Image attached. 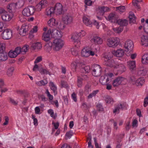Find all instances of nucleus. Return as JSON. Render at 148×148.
I'll use <instances>...</instances> for the list:
<instances>
[{"label":"nucleus","mask_w":148,"mask_h":148,"mask_svg":"<svg viewBox=\"0 0 148 148\" xmlns=\"http://www.w3.org/2000/svg\"><path fill=\"white\" fill-rule=\"evenodd\" d=\"M71 39L74 40V44L77 48L79 47L81 44L80 42V37H79L78 34H73L71 37Z\"/></svg>","instance_id":"obj_6"},{"label":"nucleus","mask_w":148,"mask_h":148,"mask_svg":"<svg viewBox=\"0 0 148 148\" xmlns=\"http://www.w3.org/2000/svg\"><path fill=\"white\" fill-rule=\"evenodd\" d=\"M18 54L14 51H10L8 53L9 57L11 58H14Z\"/></svg>","instance_id":"obj_45"},{"label":"nucleus","mask_w":148,"mask_h":148,"mask_svg":"<svg viewBox=\"0 0 148 148\" xmlns=\"http://www.w3.org/2000/svg\"><path fill=\"white\" fill-rule=\"evenodd\" d=\"M42 60V58L41 56H39L34 61V63L36 64L38 63Z\"/></svg>","instance_id":"obj_59"},{"label":"nucleus","mask_w":148,"mask_h":148,"mask_svg":"<svg viewBox=\"0 0 148 148\" xmlns=\"http://www.w3.org/2000/svg\"><path fill=\"white\" fill-rule=\"evenodd\" d=\"M2 20L4 21H10L12 18V16L6 12L3 14L1 16Z\"/></svg>","instance_id":"obj_18"},{"label":"nucleus","mask_w":148,"mask_h":148,"mask_svg":"<svg viewBox=\"0 0 148 148\" xmlns=\"http://www.w3.org/2000/svg\"><path fill=\"white\" fill-rule=\"evenodd\" d=\"M97 49L95 48L94 49H91V50H88V53H89V56L90 55L93 56L95 55V53Z\"/></svg>","instance_id":"obj_51"},{"label":"nucleus","mask_w":148,"mask_h":148,"mask_svg":"<svg viewBox=\"0 0 148 148\" xmlns=\"http://www.w3.org/2000/svg\"><path fill=\"white\" fill-rule=\"evenodd\" d=\"M116 23L122 27L127 26L128 24V21L125 19H119L116 21Z\"/></svg>","instance_id":"obj_22"},{"label":"nucleus","mask_w":148,"mask_h":148,"mask_svg":"<svg viewBox=\"0 0 148 148\" xmlns=\"http://www.w3.org/2000/svg\"><path fill=\"white\" fill-rule=\"evenodd\" d=\"M125 104L123 103L117 105L115 107L114 110L113 111V113H119L120 110L123 109L125 107Z\"/></svg>","instance_id":"obj_25"},{"label":"nucleus","mask_w":148,"mask_h":148,"mask_svg":"<svg viewBox=\"0 0 148 148\" xmlns=\"http://www.w3.org/2000/svg\"><path fill=\"white\" fill-rule=\"evenodd\" d=\"M48 113L50 114V116L53 118L54 119L56 118V116H54V112L53 110L52 109H49L48 111Z\"/></svg>","instance_id":"obj_54"},{"label":"nucleus","mask_w":148,"mask_h":148,"mask_svg":"<svg viewBox=\"0 0 148 148\" xmlns=\"http://www.w3.org/2000/svg\"><path fill=\"white\" fill-rule=\"evenodd\" d=\"M17 5V3H13L9 4L7 6L8 11L10 13H14L16 11Z\"/></svg>","instance_id":"obj_12"},{"label":"nucleus","mask_w":148,"mask_h":148,"mask_svg":"<svg viewBox=\"0 0 148 148\" xmlns=\"http://www.w3.org/2000/svg\"><path fill=\"white\" fill-rule=\"evenodd\" d=\"M109 8L105 6L99 7L98 8L97 14L102 16L105 12H108Z\"/></svg>","instance_id":"obj_15"},{"label":"nucleus","mask_w":148,"mask_h":148,"mask_svg":"<svg viewBox=\"0 0 148 148\" xmlns=\"http://www.w3.org/2000/svg\"><path fill=\"white\" fill-rule=\"evenodd\" d=\"M114 31L116 33H121L123 30V28L121 27H116L113 29Z\"/></svg>","instance_id":"obj_49"},{"label":"nucleus","mask_w":148,"mask_h":148,"mask_svg":"<svg viewBox=\"0 0 148 148\" xmlns=\"http://www.w3.org/2000/svg\"><path fill=\"white\" fill-rule=\"evenodd\" d=\"M5 44L0 42V52H3L5 50Z\"/></svg>","instance_id":"obj_47"},{"label":"nucleus","mask_w":148,"mask_h":148,"mask_svg":"<svg viewBox=\"0 0 148 148\" xmlns=\"http://www.w3.org/2000/svg\"><path fill=\"white\" fill-rule=\"evenodd\" d=\"M141 44L145 47L148 46V36L143 35L141 38Z\"/></svg>","instance_id":"obj_19"},{"label":"nucleus","mask_w":148,"mask_h":148,"mask_svg":"<svg viewBox=\"0 0 148 148\" xmlns=\"http://www.w3.org/2000/svg\"><path fill=\"white\" fill-rule=\"evenodd\" d=\"M51 34V29H49L47 32L43 33L42 36V40L45 41H48L50 39V35Z\"/></svg>","instance_id":"obj_16"},{"label":"nucleus","mask_w":148,"mask_h":148,"mask_svg":"<svg viewBox=\"0 0 148 148\" xmlns=\"http://www.w3.org/2000/svg\"><path fill=\"white\" fill-rule=\"evenodd\" d=\"M47 83V80L45 79L41 80L36 82V84L39 86H44Z\"/></svg>","instance_id":"obj_42"},{"label":"nucleus","mask_w":148,"mask_h":148,"mask_svg":"<svg viewBox=\"0 0 148 148\" xmlns=\"http://www.w3.org/2000/svg\"><path fill=\"white\" fill-rule=\"evenodd\" d=\"M97 110L99 111H102L103 110V106L100 104L97 105Z\"/></svg>","instance_id":"obj_62"},{"label":"nucleus","mask_w":148,"mask_h":148,"mask_svg":"<svg viewBox=\"0 0 148 148\" xmlns=\"http://www.w3.org/2000/svg\"><path fill=\"white\" fill-rule=\"evenodd\" d=\"M32 117L34 120V125H38V120L35 117V116L33 115H32Z\"/></svg>","instance_id":"obj_63"},{"label":"nucleus","mask_w":148,"mask_h":148,"mask_svg":"<svg viewBox=\"0 0 148 148\" xmlns=\"http://www.w3.org/2000/svg\"><path fill=\"white\" fill-rule=\"evenodd\" d=\"M142 62L144 64L148 63V54H145L142 58Z\"/></svg>","instance_id":"obj_36"},{"label":"nucleus","mask_w":148,"mask_h":148,"mask_svg":"<svg viewBox=\"0 0 148 148\" xmlns=\"http://www.w3.org/2000/svg\"><path fill=\"white\" fill-rule=\"evenodd\" d=\"M115 66L117 69L118 71L121 73L125 72L126 70L125 66L123 64H117Z\"/></svg>","instance_id":"obj_24"},{"label":"nucleus","mask_w":148,"mask_h":148,"mask_svg":"<svg viewBox=\"0 0 148 148\" xmlns=\"http://www.w3.org/2000/svg\"><path fill=\"white\" fill-rule=\"evenodd\" d=\"M54 13V8H48L46 10V14L47 15L49 16H51V15Z\"/></svg>","instance_id":"obj_37"},{"label":"nucleus","mask_w":148,"mask_h":148,"mask_svg":"<svg viewBox=\"0 0 148 148\" xmlns=\"http://www.w3.org/2000/svg\"><path fill=\"white\" fill-rule=\"evenodd\" d=\"M71 53L73 55L77 56L78 54V52L77 50L73 49H71Z\"/></svg>","instance_id":"obj_60"},{"label":"nucleus","mask_w":148,"mask_h":148,"mask_svg":"<svg viewBox=\"0 0 148 148\" xmlns=\"http://www.w3.org/2000/svg\"><path fill=\"white\" fill-rule=\"evenodd\" d=\"M28 30V26L25 24H23L19 30V34L20 35L24 36L26 35L27 32Z\"/></svg>","instance_id":"obj_13"},{"label":"nucleus","mask_w":148,"mask_h":148,"mask_svg":"<svg viewBox=\"0 0 148 148\" xmlns=\"http://www.w3.org/2000/svg\"><path fill=\"white\" fill-rule=\"evenodd\" d=\"M14 70V68L13 66H11L9 67L7 70L6 74L9 77H12Z\"/></svg>","instance_id":"obj_28"},{"label":"nucleus","mask_w":148,"mask_h":148,"mask_svg":"<svg viewBox=\"0 0 148 148\" xmlns=\"http://www.w3.org/2000/svg\"><path fill=\"white\" fill-rule=\"evenodd\" d=\"M119 39L118 38H110L107 40V45L109 47H115L119 44Z\"/></svg>","instance_id":"obj_2"},{"label":"nucleus","mask_w":148,"mask_h":148,"mask_svg":"<svg viewBox=\"0 0 148 148\" xmlns=\"http://www.w3.org/2000/svg\"><path fill=\"white\" fill-rule=\"evenodd\" d=\"M128 65L130 70L132 71L136 68V66L135 61H129L128 62Z\"/></svg>","instance_id":"obj_33"},{"label":"nucleus","mask_w":148,"mask_h":148,"mask_svg":"<svg viewBox=\"0 0 148 148\" xmlns=\"http://www.w3.org/2000/svg\"><path fill=\"white\" fill-rule=\"evenodd\" d=\"M18 55L20 53H21V48L20 47H17L14 51Z\"/></svg>","instance_id":"obj_58"},{"label":"nucleus","mask_w":148,"mask_h":148,"mask_svg":"<svg viewBox=\"0 0 148 148\" xmlns=\"http://www.w3.org/2000/svg\"><path fill=\"white\" fill-rule=\"evenodd\" d=\"M78 34L79 36V37H80L85 36L86 33L84 31L82 30L81 32H79Z\"/></svg>","instance_id":"obj_64"},{"label":"nucleus","mask_w":148,"mask_h":148,"mask_svg":"<svg viewBox=\"0 0 148 148\" xmlns=\"http://www.w3.org/2000/svg\"><path fill=\"white\" fill-rule=\"evenodd\" d=\"M54 8V12L56 14H60L62 11V6L60 3H57Z\"/></svg>","instance_id":"obj_14"},{"label":"nucleus","mask_w":148,"mask_h":148,"mask_svg":"<svg viewBox=\"0 0 148 148\" xmlns=\"http://www.w3.org/2000/svg\"><path fill=\"white\" fill-rule=\"evenodd\" d=\"M90 19V18L87 15L84 16L83 17V21L84 23L86 26H91L92 23Z\"/></svg>","instance_id":"obj_21"},{"label":"nucleus","mask_w":148,"mask_h":148,"mask_svg":"<svg viewBox=\"0 0 148 148\" xmlns=\"http://www.w3.org/2000/svg\"><path fill=\"white\" fill-rule=\"evenodd\" d=\"M106 77L107 76H101L100 78L99 82L102 85L106 84Z\"/></svg>","instance_id":"obj_46"},{"label":"nucleus","mask_w":148,"mask_h":148,"mask_svg":"<svg viewBox=\"0 0 148 148\" xmlns=\"http://www.w3.org/2000/svg\"><path fill=\"white\" fill-rule=\"evenodd\" d=\"M62 20L64 23L66 25L71 24L73 21L72 16L68 14L64 15L63 16Z\"/></svg>","instance_id":"obj_7"},{"label":"nucleus","mask_w":148,"mask_h":148,"mask_svg":"<svg viewBox=\"0 0 148 148\" xmlns=\"http://www.w3.org/2000/svg\"><path fill=\"white\" fill-rule=\"evenodd\" d=\"M125 78L122 77H118L115 78L112 82V85L114 87L117 86L121 84L122 82L124 81Z\"/></svg>","instance_id":"obj_10"},{"label":"nucleus","mask_w":148,"mask_h":148,"mask_svg":"<svg viewBox=\"0 0 148 148\" xmlns=\"http://www.w3.org/2000/svg\"><path fill=\"white\" fill-rule=\"evenodd\" d=\"M105 100L107 103H113V99L109 96L107 95L105 97Z\"/></svg>","instance_id":"obj_39"},{"label":"nucleus","mask_w":148,"mask_h":148,"mask_svg":"<svg viewBox=\"0 0 148 148\" xmlns=\"http://www.w3.org/2000/svg\"><path fill=\"white\" fill-rule=\"evenodd\" d=\"M83 70H84V72L85 73H88L89 72L90 70V68L89 66H85L84 68H82Z\"/></svg>","instance_id":"obj_56"},{"label":"nucleus","mask_w":148,"mask_h":148,"mask_svg":"<svg viewBox=\"0 0 148 148\" xmlns=\"http://www.w3.org/2000/svg\"><path fill=\"white\" fill-rule=\"evenodd\" d=\"M82 80L80 76H77V86L78 87L81 88L82 86Z\"/></svg>","instance_id":"obj_44"},{"label":"nucleus","mask_w":148,"mask_h":148,"mask_svg":"<svg viewBox=\"0 0 148 148\" xmlns=\"http://www.w3.org/2000/svg\"><path fill=\"white\" fill-rule=\"evenodd\" d=\"M29 49V46L27 45L24 46L21 48V53L23 54H25Z\"/></svg>","instance_id":"obj_41"},{"label":"nucleus","mask_w":148,"mask_h":148,"mask_svg":"<svg viewBox=\"0 0 148 148\" xmlns=\"http://www.w3.org/2000/svg\"><path fill=\"white\" fill-rule=\"evenodd\" d=\"M48 24L50 27L54 28L57 25L58 23L55 19L52 18L48 21Z\"/></svg>","instance_id":"obj_20"},{"label":"nucleus","mask_w":148,"mask_h":148,"mask_svg":"<svg viewBox=\"0 0 148 148\" xmlns=\"http://www.w3.org/2000/svg\"><path fill=\"white\" fill-rule=\"evenodd\" d=\"M99 92V90H98L93 91L87 96V98L90 99L92 98L93 97H95Z\"/></svg>","instance_id":"obj_40"},{"label":"nucleus","mask_w":148,"mask_h":148,"mask_svg":"<svg viewBox=\"0 0 148 148\" xmlns=\"http://www.w3.org/2000/svg\"><path fill=\"white\" fill-rule=\"evenodd\" d=\"M49 86L51 89L53 91V92L55 94H57V87L52 82H50L49 84Z\"/></svg>","instance_id":"obj_35"},{"label":"nucleus","mask_w":148,"mask_h":148,"mask_svg":"<svg viewBox=\"0 0 148 148\" xmlns=\"http://www.w3.org/2000/svg\"><path fill=\"white\" fill-rule=\"evenodd\" d=\"M129 18L130 23V24L134 23L136 22V17L134 14L132 12H130Z\"/></svg>","instance_id":"obj_27"},{"label":"nucleus","mask_w":148,"mask_h":148,"mask_svg":"<svg viewBox=\"0 0 148 148\" xmlns=\"http://www.w3.org/2000/svg\"><path fill=\"white\" fill-rule=\"evenodd\" d=\"M32 47L33 50H38L42 48V45L39 42H37L32 44Z\"/></svg>","instance_id":"obj_32"},{"label":"nucleus","mask_w":148,"mask_h":148,"mask_svg":"<svg viewBox=\"0 0 148 148\" xmlns=\"http://www.w3.org/2000/svg\"><path fill=\"white\" fill-rule=\"evenodd\" d=\"M124 47L126 51H132L134 47V45L132 41L131 40L126 41L124 45Z\"/></svg>","instance_id":"obj_11"},{"label":"nucleus","mask_w":148,"mask_h":148,"mask_svg":"<svg viewBox=\"0 0 148 148\" xmlns=\"http://www.w3.org/2000/svg\"><path fill=\"white\" fill-rule=\"evenodd\" d=\"M104 60L105 62V64L107 66L110 67L113 66L114 62L113 60L111 59V57L106 55L104 57Z\"/></svg>","instance_id":"obj_8"},{"label":"nucleus","mask_w":148,"mask_h":148,"mask_svg":"<svg viewBox=\"0 0 148 148\" xmlns=\"http://www.w3.org/2000/svg\"><path fill=\"white\" fill-rule=\"evenodd\" d=\"M8 59L7 54L4 53V52H0V62L6 60Z\"/></svg>","instance_id":"obj_34"},{"label":"nucleus","mask_w":148,"mask_h":148,"mask_svg":"<svg viewBox=\"0 0 148 148\" xmlns=\"http://www.w3.org/2000/svg\"><path fill=\"white\" fill-rule=\"evenodd\" d=\"M84 3L86 5L90 6L92 4V1L90 0H85Z\"/></svg>","instance_id":"obj_61"},{"label":"nucleus","mask_w":148,"mask_h":148,"mask_svg":"<svg viewBox=\"0 0 148 148\" xmlns=\"http://www.w3.org/2000/svg\"><path fill=\"white\" fill-rule=\"evenodd\" d=\"M39 71L40 73L42 74H49L50 75V73L47 69H43L42 68L40 69Z\"/></svg>","instance_id":"obj_43"},{"label":"nucleus","mask_w":148,"mask_h":148,"mask_svg":"<svg viewBox=\"0 0 148 148\" xmlns=\"http://www.w3.org/2000/svg\"><path fill=\"white\" fill-rule=\"evenodd\" d=\"M12 32L10 29H5L2 34V37L5 40L10 39L12 36Z\"/></svg>","instance_id":"obj_5"},{"label":"nucleus","mask_w":148,"mask_h":148,"mask_svg":"<svg viewBox=\"0 0 148 148\" xmlns=\"http://www.w3.org/2000/svg\"><path fill=\"white\" fill-rule=\"evenodd\" d=\"M90 87L91 86L90 85H86L85 87V91L88 93H89L91 91Z\"/></svg>","instance_id":"obj_52"},{"label":"nucleus","mask_w":148,"mask_h":148,"mask_svg":"<svg viewBox=\"0 0 148 148\" xmlns=\"http://www.w3.org/2000/svg\"><path fill=\"white\" fill-rule=\"evenodd\" d=\"M147 73V71L146 69L143 68H141L138 69V74L139 76H145Z\"/></svg>","instance_id":"obj_29"},{"label":"nucleus","mask_w":148,"mask_h":148,"mask_svg":"<svg viewBox=\"0 0 148 148\" xmlns=\"http://www.w3.org/2000/svg\"><path fill=\"white\" fill-rule=\"evenodd\" d=\"M46 93L48 97L50 100H52L53 99V95H51L50 92L48 89H47L46 90Z\"/></svg>","instance_id":"obj_53"},{"label":"nucleus","mask_w":148,"mask_h":148,"mask_svg":"<svg viewBox=\"0 0 148 148\" xmlns=\"http://www.w3.org/2000/svg\"><path fill=\"white\" fill-rule=\"evenodd\" d=\"M35 9L34 6H29L23 10L22 14L25 16H29L33 14L35 11Z\"/></svg>","instance_id":"obj_3"},{"label":"nucleus","mask_w":148,"mask_h":148,"mask_svg":"<svg viewBox=\"0 0 148 148\" xmlns=\"http://www.w3.org/2000/svg\"><path fill=\"white\" fill-rule=\"evenodd\" d=\"M80 76L82 80H88V77L87 75H82L81 76Z\"/></svg>","instance_id":"obj_55"},{"label":"nucleus","mask_w":148,"mask_h":148,"mask_svg":"<svg viewBox=\"0 0 148 148\" xmlns=\"http://www.w3.org/2000/svg\"><path fill=\"white\" fill-rule=\"evenodd\" d=\"M144 80L143 78H140L136 80L135 85L137 86H141L144 83Z\"/></svg>","instance_id":"obj_26"},{"label":"nucleus","mask_w":148,"mask_h":148,"mask_svg":"<svg viewBox=\"0 0 148 148\" xmlns=\"http://www.w3.org/2000/svg\"><path fill=\"white\" fill-rule=\"evenodd\" d=\"M39 3L40 5L42 8H44L47 6V3L46 0H42Z\"/></svg>","instance_id":"obj_48"},{"label":"nucleus","mask_w":148,"mask_h":148,"mask_svg":"<svg viewBox=\"0 0 148 148\" xmlns=\"http://www.w3.org/2000/svg\"><path fill=\"white\" fill-rule=\"evenodd\" d=\"M108 18L109 21L114 23L116 22V15L114 13H111L108 16Z\"/></svg>","instance_id":"obj_31"},{"label":"nucleus","mask_w":148,"mask_h":148,"mask_svg":"<svg viewBox=\"0 0 148 148\" xmlns=\"http://www.w3.org/2000/svg\"><path fill=\"white\" fill-rule=\"evenodd\" d=\"M91 41L92 42L97 44H101L102 42V39L97 36H94L91 40Z\"/></svg>","instance_id":"obj_23"},{"label":"nucleus","mask_w":148,"mask_h":148,"mask_svg":"<svg viewBox=\"0 0 148 148\" xmlns=\"http://www.w3.org/2000/svg\"><path fill=\"white\" fill-rule=\"evenodd\" d=\"M116 9L121 12H123L125 11V7L124 6H120L116 7Z\"/></svg>","instance_id":"obj_50"},{"label":"nucleus","mask_w":148,"mask_h":148,"mask_svg":"<svg viewBox=\"0 0 148 148\" xmlns=\"http://www.w3.org/2000/svg\"><path fill=\"white\" fill-rule=\"evenodd\" d=\"M38 31V27L37 26H35L33 28L31 29L29 33V37L31 39L33 38L34 36L33 34L34 33H36Z\"/></svg>","instance_id":"obj_30"},{"label":"nucleus","mask_w":148,"mask_h":148,"mask_svg":"<svg viewBox=\"0 0 148 148\" xmlns=\"http://www.w3.org/2000/svg\"><path fill=\"white\" fill-rule=\"evenodd\" d=\"M92 74L95 77H98L101 75L102 69L100 66L98 64L94 65L91 68Z\"/></svg>","instance_id":"obj_4"},{"label":"nucleus","mask_w":148,"mask_h":148,"mask_svg":"<svg viewBox=\"0 0 148 148\" xmlns=\"http://www.w3.org/2000/svg\"><path fill=\"white\" fill-rule=\"evenodd\" d=\"M64 45L63 40L60 38L55 39L53 41L52 44L53 49L55 51H59L62 48Z\"/></svg>","instance_id":"obj_1"},{"label":"nucleus","mask_w":148,"mask_h":148,"mask_svg":"<svg viewBox=\"0 0 148 148\" xmlns=\"http://www.w3.org/2000/svg\"><path fill=\"white\" fill-rule=\"evenodd\" d=\"M81 55L82 57H87L89 56V53H88V50L84 48L81 51Z\"/></svg>","instance_id":"obj_38"},{"label":"nucleus","mask_w":148,"mask_h":148,"mask_svg":"<svg viewBox=\"0 0 148 148\" xmlns=\"http://www.w3.org/2000/svg\"><path fill=\"white\" fill-rule=\"evenodd\" d=\"M112 53L114 56L119 57H122L124 54V51L123 49H119L116 51H113Z\"/></svg>","instance_id":"obj_17"},{"label":"nucleus","mask_w":148,"mask_h":148,"mask_svg":"<svg viewBox=\"0 0 148 148\" xmlns=\"http://www.w3.org/2000/svg\"><path fill=\"white\" fill-rule=\"evenodd\" d=\"M73 135V133L71 131H70L69 132H67L66 134V138H70L71 136Z\"/></svg>","instance_id":"obj_57"},{"label":"nucleus","mask_w":148,"mask_h":148,"mask_svg":"<svg viewBox=\"0 0 148 148\" xmlns=\"http://www.w3.org/2000/svg\"><path fill=\"white\" fill-rule=\"evenodd\" d=\"M51 35L55 39H59L62 36V32L60 30L51 29Z\"/></svg>","instance_id":"obj_9"}]
</instances>
